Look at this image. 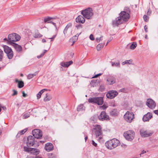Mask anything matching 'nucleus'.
<instances>
[{
    "mask_svg": "<svg viewBox=\"0 0 158 158\" xmlns=\"http://www.w3.org/2000/svg\"><path fill=\"white\" fill-rule=\"evenodd\" d=\"M137 46L136 42H134L130 46V48L131 49H134Z\"/></svg>",
    "mask_w": 158,
    "mask_h": 158,
    "instance_id": "c756f323",
    "label": "nucleus"
},
{
    "mask_svg": "<svg viewBox=\"0 0 158 158\" xmlns=\"http://www.w3.org/2000/svg\"><path fill=\"white\" fill-rule=\"evenodd\" d=\"M126 61L127 64H132V63L133 61H132V60H126Z\"/></svg>",
    "mask_w": 158,
    "mask_h": 158,
    "instance_id": "58836bf2",
    "label": "nucleus"
},
{
    "mask_svg": "<svg viewBox=\"0 0 158 158\" xmlns=\"http://www.w3.org/2000/svg\"><path fill=\"white\" fill-rule=\"evenodd\" d=\"M120 91L121 92H125L126 90L124 88H123L120 89Z\"/></svg>",
    "mask_w": 158,
    "mask_h": 158,
    "instance_id": "69168bd1",
    "label": "nucleus"
},
{
    "mask_svg": "<svg viewBox=\"0 0 158 158\" xmlns=\"http://www.w3.org/2000/svg\"><path fill=\"white\" fill-rule=\"evenodd\" d=\"M35 150H32V151L31 153L34 154L35 155H37L39 153V151L38 150L34 148Z\"/></svg>",
    "mask_w": 158,
    "mask_h": 158,
    "instance_id": "473e14b6",
    "label": "nucleus"
},
{
    "mask_svg": "<svg viewBox=\"0 0 158 158\" xmlns=\"http://www.w3.org/2000/svg\"><path fill=\"white\" fill-rule=\"evenodd\" d=\"M144 29L145 31L146 32H147L148 31V30H147L148 27L147 26L145 25L144 26Z\"/></svg>",
    "mask_w": 158,
    "mask_h": 158,
    "instance_id": "5fc2aeb1",
    "label": "nucleus"
},
{
    "mask_svg": "<svg viewBox=\"0 0 158 158\" xmlns=\"http://www.w3.org/2000/svg\"><path fill=\"white\" fill-rule=\"evenodd\" d=\"M154 112L155 113V114H156L158 115V110H154Z\"/></svg>",
    "mask_w": 158,
    "mask_h": 158,
    "instance_id": "338daca9",
    "label": "nucleus"
},
{
    "mask_svg": "<svg viewBox=\"0 0 158 158\" xmlns=\"http://www.w3.org/2000/svg\"><path fill=\"white\" fill-rule=\"evenodd\" d=\"M50 23H51V24H52L53 25H54V26L55 27L56 29H57V27H56V24L55 23L53 22L52 21H50Z\"/></svg>",
    "mask_w": 158,
    "mask_h": 158,
    "instance_id": "8fccbe9b",
    "label": "nucleus"
},
{
    "mask_svg": "<svg viewBox=\"0 0 158 158\" xmlns=\"http://www.w3.org/2000/svg\"><path fill=\"white\" fill-rule=\"evenodd\" d=\"M98 119L101 120H109V117L106 114V113L104 111H102L100 115L98 116Z\"/></svg>",
    "mask_w": 158,
    "mask_h": 158,
    "instance_id": "ddd939ff",
    "label": "nucleus"
},
{
    "mask_svg": "<svg viewBox=\"0 0 158 158\" xmlns=\"http://www.w3.org/2000/svg\"><path fill=\"white\" fill-rule=\"evenodd\" d=\"M30 116V114L29 113H27L25 114L24 115H23V118L26 119L29 117Z\"/></svg>",
    "mask_w": 158,
    "mask_h": 158,
    "instance_id": "f704fd0d",
    "label": "nucleus"
},
{
    "mask_svg": "<svg viewBox=\"0 0 158 158\" xmlns=\"http://www.w3.org/2000/svg\"><path fill=\"white\" fill-rule=\"evenodd\" d=\"M152 117V114L148 112L143 116V120L144 122L148 121Z\"/></svg>",
    "mask_w": 158,
    "mask_h": 158,
    "instance_id": "aec40b11",
    "label": "nucleus"
},
{
    "mask_svg": "<svg viewBox=\"0 0 158 158\" xmlns=\"http://www.w3.org/2000/svg\"><path fill=\"white\" fill-rule=\"evenodd\" d=\"M28 149H30L29 148H27V147H24V151H26V152H28Z\"/></svg>",
    "mask_w": 158,
    "mask_h": 158,
    "instance_id": "13d9d810",
    "label": "nucleus"
},
{
    "mask_svg": "<svg viewBox=\"0 0 158 158\" xmlns=\"http://www.w3.org/2000/svg\"><path fill=\"white\" fill-rule=\"evenodd\" d=\"M12 45L13 46L16 51L18 52H19L22 51V48L21 46L16 43L13 44V45Z\"/></svg>",
    "mask_w": 158,
    "mask_h": 158,
    "instance_id": "412c9836",
    "label": "nucleus"
},
{
    "mask_svg": "<svg viewBox=\"0 0 158 158\" xmlns=\"http://www.w3.org/2000/svg\"><path fill=\"white\" fill-rule=\"evenodd\" d=\"M48 158H56V156L54 154L52 153H49L48 155Z\"/></svg>",
    "mask_w": 158,
    "mask_h": 158,
    "instance_id": "c9c22d12",
    "label": "nucleus"
},
{
    "mask_svg": "<svg viewBox=\"0 0 158 158\" xmlns=\"http://www.w3.org/2000/svg\"><path fill=\"white\" fill-rule=\"evenodd\" d=\"M66 63L65 62H62L61 63L60 65L61 66L64 67H67L66 65Z\"/></svg>",
    "mask_w": 158,
    "mask_h": 158,
    "instance_id": "ea45409f",
    "label": "nucleus"
},
{
    "mask_svg": "<svg viewBox=\"0 0 158 158\" xmlns=\"http://www.w3.org/2000/svg\"><path fill=\"white\" fill-rule=\"evenodd\" d=\"M15 82L16 83H18V86L19 88H21L24 86V83L23 81H19L18 79H16Z\"/></svg>",
    "mask_w": 158,
    "mask_h": 158,
    "instance_id": "4be33fe9",
    "label": "nucleus"
},
{
    "mask_svg": "<svg viewBox=\"0 0 158 158\" xmlns=\"http://www.w3.org/2000/svg\"><path fill=\"white\" fill-rule=\"evenodd\" d=\"M140 133L142 137L145 138L151 136L153 134V132L142 128L140 130Z\"/></svg>",
    "mask_w": 158,
    "mask_h": 158,
    "instance_id": "1a4fd4ad",
    "label": "nucleus"
},
{
    "mask_svg": "<svg viewBox=\"0 0 158 158\" xmlns=\"http://www.w3.org/2000/svg\"><path fill=\"white\" fill-rule=\"evenodd\" d=\"M118 114V112L116 109L112 110L110 112V115L113 116H117Z\"/></svg>",
    "mask_w": 158,
    "mask_h": 158,
    "instance_id": "5701e85b",
    "label": "nucleus"
},
{
    "mask_svg": "<svg viewBox=\"0 0 158 158\" xmlns=\"http://www.w3.org/2000/svg\"><path fill=\"white\" fill-rule=\"evenodd\" d=\"M47 50H44V52L42 53L41 54V56H43L44 55V54H45V53L47 52Z\"/></svg>",
    "mask_w": 158,
    "mask_h": 158,
    "instance_id": "e2e57ef3",
    "label": "nucleus"
},
{
    "mask_svg": "<svg viewBox=\"0 0 158 158\" xmlns=\"http://www.w3.org/2000/svg\"><path fill=\"white\" fill-rule=\"evenodd\" d=\"M34 143V137L31 135L29 136L27 138V146H32L33 145Z\"/></svg>",
    "mask_w": 158,
    "mask_h": 158,
    "instance_id": "4468645a",
    "label": "nucleus"
},
{
    "mask_svg": "<svg viewBox=\"0 0 158 158\" xmlns=\"http://www.w3.org/2000/svg\"><path fill=\"white\" fill-rule=\"evenodd\" d=\"M3 48L4 51L6 53L8 58L9 59H12L14 54L11 48L6 45H4Z\"/></svg>",
    "mask_w": 158,
    "mask_h": 158,
    "instance_id": "0eeeda50",
    "label": "nucleus"
},
{
    "mask_svg": "<svg viewBox=\"0 0 158 158\" xmlns=\"http://www.w3.org/2000/svg\"><path fill=\"white\" fill-rule=\"evenodd\" d=\"M90 39L92 40H94V35L92 34H91L89 36Z\"/></svg>",
    "mask_w": 158,
    "mask_h": 158,
    "instance_id": "49530a36",
    "label": "nucleus"
},
{
    "mask_svg": "<svg viewBox=\"0 0 158 158\" xmlns=\"http://www.w3.org/2000/svg\"><path fill=\"white\" fill-rule=\"evenodd\" d=\"M146 105L150 108L152 109L155 107L156 104L152 99H148L147 100Z\"/></svg>",
    "mask_w": 158,
    "mask_h": 158,
    "instance_id": "2eb2a0df",
    "label": "nucleus"
},
{
    "mask_svg": "<svg viewBox=\"0 0 158 158\" xmlns=\"http://www.w3.org/2000/svg\"><path fill=\"white\" fill-rule=\"evenodd\" d=\"M41 90L37 94V97L38 99H39L41 97V95L43 93Z\"/></svg>",
    "mask_w": 158,
    "mask_h": 158,
    "instance_id": "72a5a7b5",
    "label": "nucleus"
},
{
    "mask_svg": "<svg viewBox=\"0 0 158 158\" xmlns=\"http://www.w3.org/2000/svg\"><path fill=\"white\" fill-rule=\"evenodd\" d=\"M13 91L14 93L12 94V96H14L17 95L18 93V92L17 91L15 90V89H13Z\"/></svg>",
    "mask_w": 158,
    "mask_h": 158,
    "instance_id": "79ce46f5",
    "label": "nucleus"
},
{
    "mask_svg": "<svg viewBox=\"0 0 158 158\" xmlns=\"http://www.w3.org/2000/svg\"><path fill=\"white\" fill-rule=\"evenodd\" d=\"M100 107L102 109L104 110L108 107V106L104 104L102 106H100Z\"/></svg>",
    "mask_w": 158,
    "mask_h": 158,
    "instance_id": "4c0bfd02",
    "label": "nucleus"
},
{
    "mask_svg": "<svg viewBox=\"0 0 158 158\" xmlns=\"http://www.w3.org/2000/svg\"><path fill=\"white\" fill-rule=\"evenodd\" d=\"M75 27L77 29H80L82 28V25L80 24L76 25Z\"/></svg>",
    "mask_w": 158,
    "mask_h": 158,
    "instance_id": "37998d69",
    "label": "nucleus"
},
{
    "mask_svg": "<svg viewBox=\"0 0 158 158\" xmlns=\"http://www.w3.org/2000/svg\"><path fill=\"white\" fill-rule=\"evenodd\" d=\"M107 83L110 85H112L116 82V78L113 76H110L107 79Z\"/></svg>",
    "mask_w": 158,
    "mask_h": 158,
    "instance_id": "a211bd4d",
    "label": "nucleus"
},
{
    "mask_svg": "<svg viewBox=\"0 0 158 158\" xmlns=\"http://www.w3.org/2000/svg\"><path fill=\"white\" fill-rule=\"evenodd\" d=\"M33 77V76H32L31 74H28L27 76V78L29 79H30Z\"/></svg>",
    "mask_w": 158,
    "mask_h": 158,
    "instance_id": "c03bdc74",
    "label": "nucleus"
},
{
    "mask_svg": "<svg viewBox=\"0 0 158 158\" xmlns=\"http://www.w3.org/2000/svg\"><path fill=\"white\" fill-rule=\"evenodd\" d=\"M38 73V72L36 71L34 73L31 74V75L33 76V77L35 76Z\"/></svg>",
    "mask_w": 158,
    "mask_h": 158,
    "instance_id": "4d7b16f0",
    "label": "nucleus"
},
{
    "mask_svg": "<svg viewBox=\"0 0 158 158\" xmlns=\"http://www.w3.org/2000/svg\"><path fill=\"white\" fill-rule=\"evenodd\" d=\"M29 148L30 149H28V152H30L31 153V152L32 151V150H35L34 148Z\"/></svg>",
    "mask_w": 158,
    "mask_h": 158,
    "instance_id": "6e6d98bb",
    "label": "nucleus"
},
{
    "mask_svg": "<svg viewBox=\"0 0 158 158\" xmlns=\"http://www.w3.org/2000/svg\"><path fill=\"white\" fill-rule=\"evenodd\" d=\"M124 136L125 138L128 141L132 140L135 136L134 131L132 130H129L124 133Z\"/></svg>",
    "mask_w": 158,
    "mask_h": 158,
    "instance_id": "423d86ee",
    "label": "nucleus"
},
{
    "mask_svg": "<svg viewBox=\"0 0 158 158\" xmlns=\"http://www.w3.org/2000/svg\"><path fill=\"white\" fill-rule=\"evenodd\" d=\"M84 106L82 104H81L78 106L77 107V111H79L83 110Z\"/></svg>",
    "mask_w": 158,
    "mask_h": 158,
    "instance_id": "7c9ffc66",
    "label": "nucleus"
},
{
    "mask_svg": "<svg viewBox=\"0 0 158 158\" xmlns=\"http://www.w3.org/2000/svg\"><path fill=\"white\" fill-rule=\"evenodd\" d=\"M72 24L71 23H68L67 26H66V27L68 28H69V27H70L72 26Z\"/></svg>",
    "mask_w": 158,
    "mask_h": 158,
    "instance_id": "09e8293b",
    "label": "nucleus"
},
{
    "mask_svg": "<svg viewBox=\"0 0 158 158\" xmlns=\"http://www.w3.org/2000/svg\"><path fill=\"white\" fill-rule=\"evenodd\" d=\"M134 115L133 113L127 111L124 115V119L127 122L131 123L134 118Z\"/></svg>",
    "mask_w": 158,
    "mask_h": 158,
    "instance_id": "6e6552de",
    "label": "nucleus"
},
{
    "mask_svg": "<svg viewBox=\"0 0 158 158\" xmlns=\"http://www.w3.org/2000/svg\"><path fill=\"white\" fill-rule=\"evenodd\" d=\"M26 158H35V157L34 156H27Z\"/></svg>",
    "mask_w": 158,
    "mask_h": 158,
    "instance_id": "774afa93",
    "label": "nucleus"
},
{
    "mask_svg": "<svg viewBox=\"0 0 158 158\" xmlns=\"http://www.w3.org/2000/svg\"><path fill=\"white\" fill-rule=\"evenodd\" d=\"M42 36V35L40 34L38 31L35 32L34 37L35 38H39Z\"/></svg>",
    "mask_w": 158,
    "mask_h": 158,
    "instance_id": "393cba45",
    "label": "nucleus"
},
{
    "mask_svg": "<svg viewBox=\"0 0 158 158\" xmlns=\"http://www.w3.org/2000/svg\"><path fill=\"white\" fill-rule=\"evenodd\" d=\"M102 37H100L99 38H96V40L98 42H99L100 41V40H102Z\"/></svg>",
    "mask_w": 158,
    "mask_h": 158,
    "instance_id": "864d4df0",
    "label": "nucleus"
},
{
    "mask_svg": "<svg viewBox=\"0 0 158 158\" xmlns=\"http://www.w3.org/2000/svg\"><path fill=\"white\" fill-rule=\"evenodd\" d=\"M47 50H44V52L42 53L41 54V56H43L44 55V54H45V53L47 52Z\"/></svg>",
    "mask_w": 158,
    "mask_h": 158,
    "instance_id": "052dcab7",
    "label": "nucleus"
},
{
    "mask_svg": "<svg viewBox=\"0 0 158 158\" xmlns=\"http://www.w3.org/2000/svg\"><path fill=\"white\" fill-rule=\"evenodd\" d=\"M20 38V36L18 34L13 33L8 35V39L6 38L4 39L3 41L6 42L7 44L12 45L13 44H15V42L19 41Z\"/></svg>",
    "mask_w": 158,
    "mask_h": 158,
    "instance_id": "f257e3e1",
    "label": "nucleus"
},
{
    "mask_svg": "<svg viewBox=\"0 0 158 158\" xmlns=\"http://www.w3.org/2000/svg\"><path fill=\"white\" fill-rule=\"evenodd\" d=\"M34 137L37 139H40L42 136V131L39 129H34L32 131Z\"/></svg>",
    "mask_w": 158,
    "mask_h": 158,
    "instance_id": "9d476101",
    "label": "nucleus"
},
{
    "mask_svg": "<svg viewBox=\"0 0 158 158\" xmlns=\"http://www.w3.org/2000/svg\"><path fill=\"white\" fill-rule=\"evenodd\" d=\"M89 103H93L100 106L102 105L104 102L102 97H96L89 98L88 100Z\"/></svg>",
    "mask_w": 158,
    "mask_h": 158,
    "instance_id": "39448f33",
    "label": "nucleus"
},
{
    "mask_svg": "<svg viewBox=\"0 0 158 158\" xmlns=\"http://www.w3.org/2000/svg\"><path fill=\"white\" fill-rule=\"evenodd\" d=\"M119 140L116 139H113L107 141L105 143V145L109 149L111 150L118 146L119 145Z\"/></svg>",
    "mask_w": 158,
    "mask_h": 158,
    "instance_id": "7ed1b4c3",
    "label": "nucleus"
},
{
    "mask_svg": "<svg viewBox=\"0 0 158 158\" xmlns=\"http://www.w3.org/2000/svg\"><path fill=\"white\" fill-rule=\"evenodd\" d=\"M104 89V87L103 86L101 85L100 87V89L102 91H103Z\"/></svg>",
    "mask_w": 158,
    "mask_h": 158,
    "instance_id": "bf43d9fd",
    "label": "nucleus"
},
{
    "mask_svg": "<svg viewBox=\"0 0 158 158\" xmlns=\"http://www.w3.org/2000/svg\"><path fill=\"white\" fill-rule=\"evenodd\" d=\"M81 33H80L79 34H77L76 35H75L73 37V38H76L77 39H78V37L79 36V35Z\"/></svg>",
    "mask_w": 158,
    "mask_h": 158,
    "instance_id": "0e129e2a",
    "label": "nucleus"
},
{
    "mask_svg": "<svg viewBox=\"0 0 158 158\" xmlns=\"http://www.w3.org/2000/svg\"><path fill=\"white\" fill-rule=\"evenodd\" d=\"M111 65L113 67H120V63L118 60H117L115 62H111Z\"/></svg>",
    "mask_w": 158,
    "mask_h": 158,
    "instance_id": "b1692460",
    "label": "nucleus"
},
{
    "mask_svg": "<svg viewBox=\"0 0 158 158\" xmlns=\"http://www.w3.org/2000/svg\"><path fill=\"white\" fill-rule=\"evenodd\" d=\"M148 18H148V16L146 15H145L143 16L144 19L146 22H147L148 21Z\"/></svg>",
    "mask_w": 158,
    "mask_h": 158,
    "instance_id": "a19ab883",
    "label": "nucleus"
},
{
    "mask_svg": "<svg viewBox=\"0 0 158 158\" xmlns=\"http://www.w3.org/2000/svg\"><path fill=\"white\" fill-rule=\"evenodd\" d=\"M93 11L92 8L89 7L81 10V13L85 18L87 19H90L93 15Z\"/></svg>",
    "mask_w": 158,
    "mask_h": 158,
    "instance_id": "20e7f679",
    "label": "nucleus"
},
{
    "mask_svg": "<svg viewBox=\"0 0 158 158\" xmlns=\"http://www.w3.org/2000/svg\"><path fill=\"white\" fill-rule=\"evenodd\" d=\"M104 45L103 44L101 43L98 44L96 46V48L98 51H99L101 49L103 48Z\"/></svg>",
    "mask_w": 158,
    "mask_h": 158,
    "instance_id": "bb28decb",
    "label": "nucleus"
},
{
    "mask_svg": "<svg viewBox=\"0 0 158 158\" xmlns=\"http://www.w3.org/2000/svg\"><path fill=\"white\" fill-rule=\"evenodd\" d=\"M68 29V28H67L66 27H65V29H64V31H63V33H64V35H65V34L67 33V31Z\"/></svg>",
    "mask_w": 158,
    "mask_h": 158,
    "instance_id": "a18cd8bd",
    "label": "nucleus"
},
{
    "mask_svg": "<svg viewBox=\"0 0 158 158\" xmlns=\"http://www.w3.org/2000/svg\"><path fill=\"white\" fill-rule=\"evenodd\" d=\"M122 23V20L119 17H118L115 20L113 21L112 25L114 26H118Z\"/></svg>",
    "mask_w": 158,
    "mask_h": 158,
    "instance_id": "6ab92c4d",
    "label": "nucleus"
},
{
    "mask_svg": "<svg viewBox=\"0 0 158 158\" xmlns=\"http://www.w3.org/2000/svg\"><path fill=\"white\" fill-rule=\"evenodd\" d=\"M119 16L122 21L126 22L127 21L130 17V15L125 11H121L119 14Z\"/></svg>",
    "mask_w": 158,
    "mask_h": 158,
    "instance_id": "9b49d317",
    "label": "nucleus"
},
{
    "mask_svg": "<svg viewBox=\"0 0 158 158\" xmlns=\"http://www.w3.org/2000/svg\"><path fill=\"white\" fill-rule=\"evenodd\" d=\"M92 144L95 147L97 146V144L94 140H92Z\"/></svg>",
    "mask_w": 158,
    "mask_h": 158,
    "instance_id": "603ef678",
    "label": "nucleus"
},
{
    "mask_svg": "<svg viewBox=\"0 0 158 158\" xmlns=\"http://www.w3.org/2000/svg\"><path fill=\"white\" fill-rule=\"evenodd\" d=\"M51 20H52L51 17H46L44 19V22L45 23H50V22L51 21Z\"/></svg>",
    "mask_w": 158,
    "mask_h": 158,
    "instance_id": "cd10ccee",
    "label": "nucleus"
},
{
    "mask_svg": "<svg viewBox=\"0 0 158 158\" xmlns=\"http://www.w3.org/2000/svg\"><path fill=\"white\" fill-rule=\"evenodd\" d=\"M3 51L0 49V61L2 60V59L3 57Z\"/></svg>",
    "mask_w": 158,
    "mask_h": 158,
    "instance_id": "e433bc0d",
    "label": "nucleus"
},
{
    "mask_svg": "<svg viewBox=\"0 0 158 158\" xmlns=\"http://www.w3.org/2000/svg\"><path fill=\"white\" fill-rule=\"evenodd\" d=\"M85 19L84 16L81 15H79L76 19V21L79 23H84L85 21Z\"/></svg>",
    "mask_w": 158,
    "mask_h": 158,
    "instance_id": "dca6fc26",
    "label": "nucleus"
},
{
    "mask_svg": "<svg viewBox=\"0 0 158 158\" xmlns=\"http://www.w3.org/2000/svg\"><path fill=\"white\" fill-rule=\"evenodd\" d=\"M102 74V73L98 74H96L95 75L94 77H93V78H95L98 77L101 75Z\"/></svg>",
    "mask_w": 158,
    "mask_h": 158,
    "instance_id": "de8ad7c7",
    "label": "nucleus"
},
{
    "mask_svg": "<svg viewBox=\"0 0 158 158\" xmlns=\"http://www.w3.org/2000/svg\"><path fill=\"white\" fill-rule=\"evenodd\" d=\"M52 98V97L50 95H48L46 94V96L44 98V101L45 102H47L50 101Z\"/></svg>",
    "mask_w": 158,
    "mask_h": 158,
    "instance_id": "a878e982",
    "label": "nucleus"
},
{
    "mask_svg": "<svg viewBox=\"0 0 158 158\" xmlns=\"http://www.w3.org/2000/svg\"><path fill=\"white\" fill-rule=\"evenodd\" d=\"M27 129L26 128V129H24L23 130H22L21 131H19L18 134L17 135V136L18 135H19V134L20 135H22L24 133H25V132H26L27 131Z\"/></svg>",
    "mask_w": 158,
    "mask_h": 158,
    "instance_id": "2f4dec72",
    "label": "nucleus"
},
{
    "mask_svg": "<svg viewBox=\"0 0 158 158\" xmlns=\"http://www.w3.org/2000/svg\"><path fill=\"white\" fill-rule=\"evenodd\" d=\"M47 50H44V52L42 53L41 54V56H43L44 55V54H45V53L47 52Z\"/></svg>",
    "mask_w": 158,
    "mask_h": 158,
    "instance_id": "680f3d73",
    "label": "nucleus"
},
{
    "mask_svg": "<svg viewBox=\"0 0 158 158\" xmlns=\"http://www.w3.org/2000/svg\"><path fill=\"white\" fill-rule=\"evenodd\" d=\"M94 128L93 129L92 131L95 135L96 138L99 141L103 138V132L101 126L99 125H96L94 126Z\"/></svg>",
    "mask_w": 158,
    "mask_h": 158,
    "instance_id": "f03ea898",
    "label": "nucleus"
},
{
    "mask_svg": "<svg viewBox=\"0 0 158 158\" xmlns=\"http://www.w3.org/2000/svg\"><path fill=\"white\" fill-rule=\"evenodd\" d=\"M125 11L126 13H127L129 14H130L131 13V11L129 7H125L124 9V11Z\"/></svg>",
    "mask_w": 158,
    "mask_h": 158,
    "instance_id": "c85d7f7f",
    "label": "nucleus"
},
{
    "mask_svg": "<svg viewBox=\"0 0 158 158\" xmlns=\"http://www.w3.org/2000/svg\"><path fill=\"white\" fill-rule=\"evenodd\" d=\"M53 144L50 143H48L45 146V149L48 152H49L53 150Z\"/></svg>",
    "mask_w": 158,
    "mask_h": 158,
    "instance_id": "f3484780",
    "label": "nucleus"
},
{
    "mask_svg": "<svg viewBox=\"0 0 158 158\" xmlns=\"http://www.w3.org/2000/svg\"><path fill=\"white\" fill-rule=\"evenodd\" d=\"M118 93L115 90H110L106 94L107 98L109 99L114 98L118 95Z\"/></svg>",
    "mask_w": 158,
    "mask_h": 158,
    "instance_id": "f8f14e48",
    "label": "nucleus"
},
{
    "mask_svg": "<svg viewBox=\"0 0 158 158\" xmlns=\"http://www.w3.org/2000/svg\"><path fill=\"white\" fill-rule=\"evenodd\" d=\"M23 94V96L24 97H26L27 96V94H25L24 91H23L22 92Z\"/></svg>",
    "mask_w": 158,
    "mask_h": 158,
    "instance_id": "3c124183",
    "label": "nucleus"
}]
</instances>
